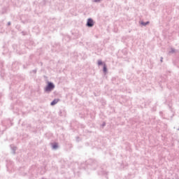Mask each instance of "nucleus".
Returning a JSON list of instances; mask_svg holds the SVG:
<instances>
[{"label": "nucleus", "mask_w": 179, "mask_h": 179, "mask_svg": "<svg viewBox=\"0 0 179 179\" xmlns=\"http://www.w3.org/2000/svg\"><path fill=\"white\" fill-rule=\"evenodd\" d=\"M99 164L97 161L93 159L87 160L85 162L82 163L80 166V169L83 170H97Z\"/></svg>", "instance_id": "1"}, {"label": "nucleus", "mask_w": 179, "mask_h": 179, "mask_svg": "<svg viewBox=\"0 0 179 179\" xmlns=\"http://www.w3.org/2000/svg\"><path fill=\"white\" fill-rule=\"evenodd\" d=\"M53 89H55V85H54V83L48 81L44 90L46 93H50L52 92Z\"/></svg>", "instance_id": "2"}, {"label": "nucleus", "mask_w": 179, "mask_h": 179, "mask_svg": "<svg viewBox=\"0 0 179 179\" xmlns=\"http://www.w3.org/2000/svg\"><path fill=\"white\" fill-rule=\"evenodd\" d=\"M86 26L87 27H93V26H94V21H93V19L88 18L87 21Z\"/></svg>", "instance_id": "3"}, {"label": "nucleus", "mask_w": 179, "mask_h": 179, "mask_svg": "<svg viewBox=\"0 0 179 179\" xmlns=\"http://www.w3.org/2000/svg\"><path fill=\"white\" fill-rule=\"evenodd\" d=\"M51 146L54 150H57L58 149V143H52Z\"/></svg>", "instance_id": "4"}, {"label": "nucleus", "mask_w": 179, "mask_h": 179, "mask_svg": "<svg viewBox=\"0 0 179 179\" xmlns=\"http://www.w3.org/2000/svg\"><path fill=\"white\" fill-rule=\"evenodd\" d=\"M59 101V99H55L51 103L50 106H55Z\"/></svg>", "instance_id": "5"}, {"label": "nucleus", "mask_w": 179, "mask_h": 179, "mask_svg": "<svg viewBox=\"0 0 179 179\" xmlns=\"http://www.w3.org/2000/svg\"><path fill=\"white\" fill-rule=\"evenodd\" d=\"M98 173L100 175V176H104L106 174H107V172H106V171H104L103 169H101V171H99L98 172Z\"/></svg>", "instance_id": "6"}, {"label": "nucleus", "mask_w": 179, "mask_h": 179, "mask_svg": "<svg viewBox=\"0 0 179 179\" xmlns=\"http://www.w3.org/2000/svg\"><path fill=\"white\" fill-rule=\"evenodd\" d=\"M103 72L105 73V75L107 73V65L106 64H103Z\"/></svg>", "instance_id": "7"}, {"label": "nucleus", "mask_w": 179, "mask_h": 179, "mask_svg": "<svg viewBox=\"0 0 179 179\" xmlns=\"http://www.w3.org/2000/svg\"><path fill=\"white\" fill-rule=\"evenodd\" d=\"M149 23H150V22L149 21H147V22H143V21H142L141 22V24L142 25V26H148V24H149Z\"/></svg>", "instance_id": "8"}, {"label": "nucleus", "mask_w": 179, "mask_h": 179, "mask_svg": "<svg viewBox=\"0 0 179 179\" xmlns=\"http://www.w3.org/2000/svg\"><path fill=\"white\" fill-rule=\"evenodd\" d=\"M104 64H106V63H103V61L98 60V65H99V66H100L101 65H103L104 66Z\"/></svg>", "instance_id": "9"}, {"label": "nucleus", "mask_w": 179, "mask_h": 179, "mask_svg": "<svg viewBox=\"0 0 179 179\" xmlns=\"http://www.w3.org/2000/svg\"><path fill=\"white\" fill-rule=\"evenodd\" d=\"M64 40H67V41H69L71 40V38H69L68 36H64Z\"/></svg>", "instance_id": "10"}, {"label": "nucleus", "mask_w": 179, "mask_h": 179, "mask_svg": "<svg viewBox=\"0 0 179 179\" xmlns=\"http://www.w3.org/2000/svg\"><path fill=\"white\" fill-rule=\"evenodd\" d=\"M169 52H171L172 54L174 53V52H176V49L171 48V51H170Z\"/></svg>", "instance_id": "11"}, {"label": "nucleus", "mask_w": 179, "mask_h": 179, "mask_svg": "<svg viewBox=\"0 0 179 179\" xmlns=\"http://www.w3.org/2000/svg\"><path fill=\"white\" fill-rule=\"evenodd\" d=\"M12 150H13V155H15V152H16V147H13V148H12Z\"/></svg>", "instance_id": "12"}, {"label": "nucleus", "mask_w": 179, "mask_h": 179, "mask_svg": "<svg viewBox=\"0 0 179 179\" xmlns=\"http://www.w3.org/2000/svg\"><path fill=\"white\" fill-rule=\"evenodd\" d=\"M33 73H37V70L36 69H34L32 71Z\"/></svg>", "instance_id": "13"}, {"label": "nucleus", "mask_w": 179, "mask_h": 179, "mask_svg": "<svg viewBox=\"0 0 179 179\" xmlns=\"http://www.w3.org/2000/svg\"><path fill=\"white\" fill-rule=\"evenodd\" d=\"M160 82H166V78H162Z\"/></svg>", "instance_id": "14"}, {"label": "nucleus", "mask_w": 179, "mask_h": 179, "mask_svg": "<svg viewBox=\"0 0 179 179\" xmlns=\"http://www.w3.org/2000/svg\"><path fill=\"white\" fill-rule=\"evenodd\" d=\"M100 1H101V0H94V2H96L97 3V2H100Z\"/></svg>", "instance_id": "15"}, {"label": "nucleus", "mask_w": 179, "mask_h": 179, "mask_svg": "<svg viewBox=\"0 0 179 179\" xmlns=\"http://www.w3.org/2000/svg\"><path fill=\"white\" fill-rule=\"evenodd\" d=\"M102 127H106V122H103V123L102 124Z\"/></svg>", "instance_id": "16"}, {"label": "nucleus", "mask_w": 179, "mask_h": 179, "mask_svg": "<svg viewBox=\"0 0 179 179\" xmlns=\"http://www.w3.org/2000/svg\"><path fill=\"white\" fill-rule=\"evenodd\" d=\"M160 61L161 62H163V57H161Z\"/></svg>", "instance_id": "17"}, {"label": "nucleus", "mask_w": 179, "mask_h": 179, "mask_svg": "<svg viewBox=\"0 0 179 179\" xmlns=\"http://www.w3.org/2000/svg\"><path fill=\"white\" fill-rule=\"evenodd\" d=\"M8 26H10V22H8Z\"/></svg>", "instance_id": "18"}, {"label": "nucleus", "mask_w": 179, "mask_h": 179, "mask_svg": "<svg viewBox=\"0 0 179 179\" xmlns=\"http://www.w3.org/2000/svg\"><path fill=\"white\" fill-rule=\"evenodd\" d=\"M14 108H17V106H16V105L14 106V108H13V109H14Z\"/></svg>", "instance_id": "19"}, {"label": "nucleus", "mask_w": 179, "mask_h": 179, "mask_svg": "<svg viewBox=\"0 0 179 179\" xmlns=\"http://www.w3.org/2000/svg\"><path fill=\"white\" fill-rule=\"evenodd\" d=\"M22 34H23V36H24V34H24V31H22Z\"/></svg>", "instance_id": "20"}, {"label": "nucleus", "mask_w": 179, "mask_h": 179, "mask_svg": "<svg viewBox=\"0 0 179 179\" xmlns=\"http://www.w3.org/2000/svg\"><path fill=\"white\" fill-rule=\"evenodd\" d=\"M3 66V63L1 62V66Z\"/></svg>", "instance_id": "21"}, {"label": "nucleus", "mask_w": 179, "mask_h": 179, "mask_svg": "<svg viewBox=\"0 0 179 179\" xmlns=\"http://www.w3.org/2000/svg\"><path fill=\"white\" fill-rule=\"evenodd\" d=\"M176 179H179V178H178V177H177Z\"/></svg>", "instance_id": "22"}, {"label": "nucleus", "mask_w": 179, "mask_h": 179, "mask_svg": "<svg viewBox=\"0 0 179 179\" xmlns=\"http://www.w3.org/2000/svg\"><path fill=\"white\" fill-rule=\"evenodd\" d=\"M14 113H17V111H14Z\"/></svg>", "instance_id": "23"}, {"label": "nucleus", "mask_w": 179, "mask_h": 179, "mask_svg": "<svg viewBox=\"0 0 179 179\" xmlns=\"http://www.w3.org/2000/svg\"><path fill=\"white\" fill-rule=\"evenodd\" d=\"M178 130L179 131V129H178Z\"/></svg>", "instance_id": "24"}]
</instances>
